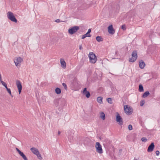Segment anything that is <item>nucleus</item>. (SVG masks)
<instances>
[{
  "label": "nucleus",
  "instance_id": "1",
  "mask_svg": "<svg viewBox=\"0 0 160 160\" xmlns=\"http://www.w3.org/2000/svg\"><path fill=\"white\" fill-rule=\"evenodd\" d=\"M30 149L32 152L37 156L39 160H42V157L38 149L32 147Z\"/></svg>",
  "mask_w": 160,
  "mask_h": 160
},
{
  "label": "nucleus",
  "instance_id": "2",
  "mask_svg": "<svg viewBox=\"0 0 160 160\" xmlns=\"http://www.w3.org/2000/svg\"><path fill=\"white\" fill-rule=\"evenodd\" d=\"M13 62L16 67H20L23 62V58L20 56H17L14 59Z\"/></svg>",
  "mask_w": 160,
  "mask_h": 160
},
{
  "label": "nucleus",
  "instance_id": "3",
  "mask_svg": "<svg viewBox=\"0 0 160 160\" xmlns=\"http://www.w3.org/2000/svg\"><path fill=\"white\" fill-rule=\"evenodd\" d=\"M88 58L90 63H95L97 60V57L95 53L93 52H90L88 54Z\"/></svg>",
  "mask_w": 160,
  "mask_h": 160
},
{
  "label": "nucleus",
  "instance_id": "4",
  "mask_svg": "<svg viewBox=\"0 0 160 160\" xmlns=\"http://www.w3.org/2000/svg\"><path fill=\"white\" fill-rule=\"evenodd\" d=\"M95 147L96 151L99 154H102L103 153V150L102 146L99 142H96Z\"/></svg>",
  "mask_w": 160,
  "mask_h": 160
},
{
  "label": "nucleus",
  "instance_id": "5",
  "mask_svg": "<svg viewBox=\"0 0 160 160\" xmlns=\"http://www.w3.org/2000/svg\"><path fill=\"white\" fill-rule=\"evenodd\" d=\"M124 108L125 113L128 115L131 114L133 112L132 108L128 105H124Z\"/></svg>",
  "mask_w": 160,
  "mask_h": 160
},
{
  "label": "nucleus",
  "instance_id": "6",
  "mask_svg": "<svg viewBox=\"0 0 160 160\" xmlns=\"http://www.w3.org/2000/svg\"><path fill=\"white\" fill-rule=\"evenodd\" d=\"M7 17L11 21L17 23V20L14 15L13 13L9 11L7 13Z\"/></svg>",
  "mask_w": 160,
  "mask_h": 160
},
{
  "label": "nucleus",
  "instance_id": "7",
  "mask_svg": "<svg viewBox=\"0 0 160 160\" xmlns=\"http://www.w3.org/2000/svg\"><path fill=\"white\" fill-rule=\"evenodd\" d=\"M137 52L136 51H134L132 54V56L129 58L130 62H133L136 61L137 58Z\"/></svg>",
  "mask_w": 160,
  "mask_h": 160
},
{
  "label": "nucleus",
  "instance_id": "8",
  "mask_svg": "<svg viewBox=\"0 0 160 160\" xmlns=\"http://www.w3.org/2000/svg\"><path fill=\"white\" fill-rule=\"evenodd\" d=\"M79 29V27L78 26H74L68 29V32L69 34L72 35L76 33Z\"/></svg>",
  "mask_w": 160,
  "mask_h": 160
},
{
  "label": "nucleus",
  "instance_id": "9",
  "mask_svg": "<svg viewBox=\"0 0 160 160\" xmlns=\"http://www.w3.org/2000/svg\"><path fill=\"white\" fill-rule=\"evenodd\" d=\"M108 33L111 35L114 34L115 32V30L112 24L109 25L107 28Z\"/></svg>",
  "mask_w": 160,
  "mask_h": 160
},
{
  "label": "nucleus",
  "instance_id": "10",
  "mask_svg": "<svg viewBox=\"0 0 160 160\" xmlns=\"http://www.w3.org/2000/svg\"><path fill=\"white\" fill-rule=\"evenodd\" d=\"M16 85L18 89L19 94H20L22 90V86L21 82L17 80L16 81Z\"/></svg>",
  "mask_w": 160,
  "mask_h": 160
},
{
  "label": "nucleus",
  "instance_id": "11",
  "mask_svg": "<svg viewBox=\"0 0 160 160\" xmlns=\"http://www.w3.org/2000/svg\"><path fill=\"white\" fill-rule=\"evenodd\" d=\"M116 120V121L118 123V124L120 125H122L123 124V122L122 119L119 114L118 112L117 113Z\"/></svg>",
  "mask_w": 160,
  "mask_h": 160
},
{
  "label": "nucleus",
  "instance_id": "12",
  "mask_svg": "<svg viewBox=\"0 0 160 160\" xmlns=\"http://www.w3.org/2000/svg\"><path fill=\"white\" fill-rule=\"evenodd\" d=\"M16 150L20 156L24 160H28L27 158L23 152H22L18 148H16Z\"/></svg>",
  "mask_w": 160,
  "mask_h": 160
},
{
  "label": "nucleus",
  "instance_id": "13",
  "mask_svg": "<svg viewBox=\"0 0 160 160\" xmlns=\"http://www.w3.org/2000/svg\"><path fill=\"white\" fill-rule=\"evenodd\" d=\"M60 65L62 68L65 69L66 68V63L63 58H61L60 60Z\"/></svg>",
  "mask_w": 160,
  "mask_h": 160
},
{
  "label": "nucleus",
  "instance_id": "14",
  "mask_svg": "<svg viewBox=\"0 0 160 160\" xmlns=\"http://www.w3.org/2000/svg\"><path fill=\"white\" fill-rule=\"evenodd\" d=\"M82 92L83 95L85 96L87 98H88L90 97V93L87 90V89L86 88H84Z\"/></svg>",
  "mask_w": 160,
  "mask_h": 160
},
{
  "label": "nucleus",
  "instance_id": "15",
  "mask_svg": "<svg viewBox=\"0 0 160 160\" xmlns=\"http://www.w3.org/2000/svg\"><path fill=\"white\" fill-rule=\"evenodd\" d=\"M91 29H89L88 30V32L82 36V39H83L86 37H90L91 36V35L90 33L91 32Z\"/></svg>",
  "mask_w": 160,
  "mask_h": 160
},
{
  "label": "nucleus",
  "instance_id": "16",
  "mask_svg": "<svg viewBox=\"0 0 160 160\" xmlns=\"http://www.w3.org/2000/svg\"><path fill=\"white\" fill-rule=\"evenodd\" d=\"M154 147V143L152 142L151 144L149 146L148 151V152H151L153 151Z\"/></svg>",
  "mask_w": 160,
  "mask_h": 160
},
{
  "label": "nucleus",
  "instance_id": "17",
  "mask_svg": "<svg viewBox=\"0 0 160 160\" xmlns=\"http://www.w3.org/2000/svg\"><path fill=\"white\" fill-rule=\"evenodd\" d=\"M145 66L144 62L142 60L140 61L139 62V67L141 69H143Z\"/></svg>",
  "mask_w": 160,
  "mask_h": 160
},
{
  "label": "nucleus",
  "instance_id": "18",
  "mask_svg": "<svg viewBox=\"0 0 160 160\" xmlns=\"http://www.w3.org/2000/svg\"><path fill=\"white\" fill-rule=\"evenodd\" d=\"M3 86H4L5 87L7 92L9 93L10 95L12 97L11 89L10 88H8L7 84L6 83V84L3 85Z\"/></svg>",
  "mask_w": 160,
  "mask_h": 160
},
{
  "label": "nucleus",
  "instance_id": "19",
  "mask_svg": "<svg viewBox=\"0 0 160 160\" xmlns=\"http://www.w3.org/2000/svg\"><path fill=\"white\" fill-rule=\"evenodd\" d=\"M100 117L103 120H104L105 119V114L103 112H101L100 113Z\"/></svg>",
  "mask_w": 160,
  "mask_h": 160
},
{
  "label": "nucleus",
  "instance_id": "20",
  "mask_svg": "<svg viewBox=\"0 0 160 160\" xmlns=\"http://www.w3.org/2000/svg\"><path fill=\"white\" fill-rule=\"evenodd\" d=\"M102 98L101 97H98L97 98V101L100 104L102 103Z\"/></svg>",
  "mask_w": 160,
  "mask_h": 160
},
{
  "label": "nucleus",
  "instance_id": "21",
  "mask_svg": "<svg viewBox=\"0 0 160 160\" xmlns=\"http://www.w3.org/2000/svg\"><path fill=\"white\" fill-rule=\"evenodd\" d=\"M96 39L97 42H100L103 41V38L101 36H98L96 37Z\"/></svg>",
  "mask_w": 160,
  "mask_h": 160
},
{
  "label": "nucleus",
  "instance_id": "22",
  "mask_svg": "<svg viewBox=\"0 0 160 160\" xmlns=\"http://www.w3.org/2000/svg\"><path fill=\"white\" fill-rule=\"evenodd\" d=\"M55 92L57 94H59L61 93V89L58 88H57L55 89Z\"/></svg>",
  "mask_w": 160,
  "mask_h": 160
},
{
  "label": "nucleus",
  "instance_id": "23",
  "mask_svg": "<svg viewBox=\"0 0 160 160\" xmlns=\"http://www.w3.org/2000/svg\"><path fill=\"white\" fill-rule=\"evenodd\" d=\"M149 92L148 91L146 92L143 94L142 97L144 98L146 97L149 94Z\"/></svg>",
  "mask_w": 160,
  "mask_h": 160
},
{
  "label": "nucleus",
  "instance_id": "24",
  "mask_svg": "<svg viewBox=\"0 0 160 160\" xmlns=\"http://www.w3.org/2000/svg\"><path fill=\"white\" fill-rule=\"evenodd\" d=\"M139 90L140 92H142L143 91V88L142 86V85H140L139 87Z\"/></svg>",
  "mask_w": 160,
  "mask_h": 160
},
{
  "label": "nucleus",
  "instance_id": "25",
  "mask_svg": "<svg viewBox=\"0 0 160 160\" xmlns=\"http://www.w3.org/2000/svg\"><path fill=\"white\" fill-rule=\"evenodd\" d=\"M0 82L2 84V85L3 86L4 85H5V84H6V82H5L3 81L2 80V78H1V75H0Z\"/></svg>",
  "mask_w": 160,
  "mask_h": 160
},
{
  "label": "nucleus",
  "instance_id": "26",
  "mask_svg": "<svg viewBox=\"0 0 160 160\" xmlns=\"http://www.w3.org/2000/svg\"><path fill=\"white\" fill-rule=\"evenodd\" d=\"M107 100L108 102L110 104H112V99L111 98H108Z\"/></svg>",
  "mask_w": 160,
  "mask_h": 160
},
{
  "label": "nucleus",
  "instance_id": "27",
  "mask_svg": "<svg viewBox=\"0 0 160 160\" xmlns=\"http://www.w3.org/2000/svg\"><path fill=\"white\" fill-rule=\"evenodd\" d=\"M145 102L144 100H142L140 102V105L141 106H142L144 104Z\"/></svg>",
  "mask_w": 160,
  "mask_h": 160
},
{
  "label": "nucleus",
  "instance_id": "28",
  "mask_svg": "<svg viewBox=\"0 0 160 160\" xmlns=\"http://www.w3.org/2000/svg\"><path fill=\"white\" fill-rule=\"evenodd\" d=\"M121 28L123 30H125L126 29V26L125 25H122V26Z\"/></svg>",
  "mask_w": 160,
  "mask_h": 160
},
{
  "label": "nucleus",
  "instance_id": "29",
  "mask_svg": "<svg viewBox=\"0 0 160 160\" xmlns=\"http://www.w3.org/2000/svg\"><path fill=\"white\" fill-rule=\"evenodd\" d=\"M62 85L65 89H67V86L65 83H62Z\"/></svg>",
  "mask_w": 160,
  "mask_h": 160
},
{
  "label": "nucleus",
  "instance_id": "30",
  "mask_svg": "<svg viewBox=\"0 0 160 160\" xmlns=\"http://www.w3.org/2000/svg\"><path fill=\"white\" fill-rule=\"evenodd\" d=\"M128 128L129 130H132V126L131 125H129V126H128Z\"/></svg>",
  "mask_w": 160,
  "mask_h": 160
},
{
  "label": "nucleus",
  "instance_id": "31",
  "mask_svg": "<svg viewBox=\"0 0 160 160\" xmlns=\"http://www.w3.org/2000/svg\"><path fill=\"white\" fill-rule=\"evenodd\" d=\"M142 140L143 142H145L147 141V139L145 138H142Z\"/></svg>",
  "mask_w": 160,
  "mask_h": 160
},
{
  "label": "nucleus",
  "instance_id": "32",
  "mask_svg": "<svg viewBox=\"0 0 160 160\" xmlns=\"http://www.w3.org/2000/svg\"><path fill=\"white\" fill-rule=\"evenodd\" d=\"M156 154L157 155H158L159 154V151H157L156 152Z\"/></svg>",
  "mask_w": 160,
  "mask_h": 160
},
{
  "label": "nucleus",
  "instance_id": "33",
  "mask_svg": "<svg viewBox=\"0 0 160 160\" xmlns=\"http://www.w3.org/2000/svg\"><path fill=\"white\" fill-rule=\"evenodd\" d=\"M56 22H60V20L59 19H57L56 20Z\"/></svg>",
  "mask_w": 160,
  "mask_h": 160
},
{
  "label": "nucleus",
  "instance_id": "34",
  "mask_svg": "<svg viewBox=\"0 0 160 160\" xmlns=\"http://www.w3.org/2000/svg\"><path fill=\"white\" fill-rule=\"evenodd\" d=\"M82 48V46L81 45H80L79 46V49H80L81 50Z\"/></svg>",
  "mask_w": 160,
  "mask_h": 160
},
{
  "label": "nucleus",
  "instance_id": "35",
  "mask_svg": "<svg viewBox=\"0 0 160 160\" xmlns=\"http://www.w3.org/2000/svg\"><path fill=\"white\" fill-rule=\"evenodd\" d=\"M58 134L59 135V134H60V131H58Z\"/></svg>",
  "mask_w": 160,
  "mask_h": 160
}]
</instances>
